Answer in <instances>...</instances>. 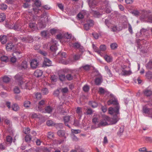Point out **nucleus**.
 <instances>
[{"mask_svg":"<svg viewBox=\"0 0 152 152\" xmlns=\"http://www.w3.org/2000/svg\"><path fill=\"white\" fill-rule=\"evenodd\" d=\"M16 82L18 83V85L21 86L22 88L30 89L32 86L31 82L29 81L26 83H24L22 80V75L21 73H18L15 77Z\"/></svg>","mask_w":152,"mask_h":152,"instance_id":"obj_1","label":"nucleus"},{"mask_svg":"<svg viewBox=\"0 0 152 152\" xmlns=\"http://www.w3.org/2000/svg\"><path fill=\"white\" fill-rule=\"evenodd\" d=\"M107 104L109 105L113 104L116 105L114 108L110 107L109 108L108 112L109 114L117 115L119 113V106L118 101L116 99H110L107 102Z\"/></svg>","mask_w":152,"mask_h":152,"instance_id":"obj_2","label":"nucleus"},{"mask_svg":"<svg viewBox=\"0 0 152 152\" xmlns=\"http://www.w3.org/2000/svg\"><path fill=\"white\" fill-rule=\"evenodd\" d=\"M151 13V11L149 10L144 11L140 17L141 20L142 21L152 23V15H149Z\"/></svg>","mask_w":152,"mask_h":152,"instance_id":"obj_3","label":"nucleus"},{"mask_svg":"<svg viewBox=\"0 0 152 152\" xmlns=\"http://www.w3.org/2000/svg\"><path fill=\"white\" fill-rule=\"evenodd\" d=\"M111 11L110 8L106 7L105 9L104 8V7L103 8L102 7L99 10V12H97L96 11L92 10L91 12L95 17H99L101 15H102V14L104 13L105 12L107 13H109Z\"/></svg>","mask_w":152,"mask_h":152,"instance_id":"obj_4","label":"nucleus"},{"mask_svg":"<svg viewBox=\"0 0 152 152\" xmlns=\"http://www.w3.org/2000/svg\"><path fill=\"white\" fill-rule=\"evenodd\" d=\"M109 120V118L107 116L103 118L102 119H101L99 123L97 126V127H99L102 126L108 125L109 124L108 123Z\"/></svg>","mask_w":152,"mask_h":152,"instance_id":"obj_5","label":"nucleus"},{"mask_svg":"<svg viewBox=\"0 0 152 152\" xmlns=\"http://www.w3.org/2000/svg\"><path fill=\"white\" fill-rule=\"evenodd\" d=\"M100 120V117L99 115H94V118L92 119V122L94 124V126H92V129L98 128V127H97V126L99 123Z\"/></svg>","mask_w":152,"mask_h":152,"instance_id":"obj_6","label":"nucleus"},{"mask_svg":"<svg viewBox=\"0 0 152 152\" xmlns=\"http://www.w3.org/2000/svg\"><path fill=\"white\" fill-rule=\"evenodd\" d=\"M94 25L93 21L91 20H87V23L84 25V28L85 30L88 31Z\"/></svg>","mask_w":152,"mask_h":152,"instance_id":"obj_7","label":"nucleus"},{"mask_svg":"<svg viewBox=\"0 0 152 152\" xmlns=\"http://www.w3.org/2000/svg\"><path fill=\"white\" fill-rule=\"evenodd\" d=\"M142 112L143 114H147L149 117H152V108L150 109L144 106L142 108Z\"/></svg>","mask_w":152,"mask_h":152,"instance_id":"obj_8","label":"nucleus"},{"mask_svg":"<svg viewBox=\"0 0 152 152\" xmlns=\"http://www.w3.org/2000/svg\"><path fill=\"white\" fill-rule=\"evenodd\" d=\"M51 43L53 44H54L55 45H53L50 46V50L53 51H56V50H57V48L56 45V44L57 43V42L56 40H54V39H52L51 42L48 43V44L47 46L46 47H47L48 45H49V46H50L51 44Z\"/></svg>","mask_w":152,"mask_h":152,"instance_id":"obj_9","label":"nucleus"},{"mask_svg":"<svg viewBox=\"0 0 152 152\" xmlns=\"http://www.w3.org/2000/svg\"><path fill=\"white\" fill-rule=\"evenodd\" d=\"M30 65L31 68L33 69H35L37 68L39 65V62L37 60L34 59L31 61Z\"/></svg>","mask_w":152,"mask_h":152,"instance_id":"obj_10","label":"nucleus"},{"mask_svg":"<svg viewBox=\"0 0 152 152\" xmlns=\"http://www.w3.org/2000/svg\"><path fill=\"white\" fill-rule=\"evenodd\" d=\"M105 60L108 63H110L112 61L113 58L112 56L110 55L105 54L104 55L102 56Z\"/></svg>","mask_w":152,"mask_h":152,"instance_id":"obj_11","label":"nucleus"},{"mask_svg":"<svg viewBox=\"0 0 152 152\" xmlns=\"http://www.w3.org/2000/svg\"><path fill=\"white\" fill-rule=\"evenodd\" d=\"M20 40L25 42H31L33 41V38L32 37L28 36L25 37H20Z\"/></svg>","mask_w":152,"mask_h":152,"instance_id":"obj_12","label":"nucleus"},{"mask_svg":"<svg viewBox=\"0 0 152 152\" xmlns=\"http://www.w3.org/2000/svg\"><path fill=\"white\" fill-rule=\"evenodd\" d=\"M148 33V31L147 29L143 28H142L140 32L137 33L136 34V36L139 37L142 34L146 35V34Z\"/></svg>","mask_w":152,"mask_h":152,"instance_id":"obj_13","label":"nucleus"},{"mask_svg":"<svg viewBox=\"0 0 152 152\" xmlns=\"http://www.w3.org/2000/svg\"><path fill=\"white\" fill-rule=\"evenodd\" d=\"M51 64L52 62L50 60L47 58H44L43 62V66H50L51 65Z\"/></svg>","mask_w":152,"mask_h":152,"instance_id":"obj_14","label":"nucleus"},{"mask_svg":"<svg viewBox=\"0 0 152 152\" xmlns=\"http://www.w3.org/2000/svg\"><path fill=\"white\" fill-rule=\"evenodd\" d=\"M102 81V77L101 75H99L96 77L95 80V84L96 85H100Z\"/></svg>","mask_w":152,"mask_h":152,"instance_id":"obj_15","label":"nucleus"},{"mask_svg":"<svg viewBox=\"0 0 152 152\" xmlns=\"http://www.w3.org/2000/svg\"><path fill=\"white\" fill-rule=\"evenodd\" d=\"M123 69L122 70V75H131L132 72L131 71H127L124 69L126 68V66H124L122 67Z\"/></svg>","mask_w":152,"mask_h":152,"instance_id":"obj_16","label":"nucleus"},{"mask_svg":"<svg viewBox=\"0 0 152 152\" xmlns=\"http://www.w3.org/2000/svg\"><path fill=\"white\" fill-rule=\"evenodd\" d=\"M42 36L43 38H47L50 36L49 33L48 31H44L41 33Z\"/></svg>","mask_w":152,"mask_h":152,"instance_id":"obj_17","label":"nucleus"},{"mask_svg":"<svg viewBox=\"0 0 152 152\" xmlns=\"http://www.w3.org/2000/svg\"><path fill=\"white\" fill-rule=\"evenodd\" d=\"M28 67L27 62L26 61H23L21 63V65L19 66V68L20 69H26Z\"/></svg>","mask_w":152,"mask_h":152,"instance_id":"obj_18","label":"nucleus"},{"mask_svg":"<svg viewBox=\"0 0 152 152\" xmlns=\"http://www.w3.org/2000/svg\"><path fill=\"white\" fill-rule=\"evenodd\" d=\"M143 93L145 95L148 96H150L152 94V91L151 90L148 88H146L143 91Z\"/></svg>","mask_w":152,"mask_h":152,"instance_id":"obj_19","label":"nucleus"},{"mask_svg":"<svg viewBox=\"0 0 152 152\" xmlns=\"http://www.w3.org/2000/svg\"><path fill=\"white\" fill-rule=\"evenodd\" d=\"M14 46V45L12 42L8 43L6 45V49L8 51L12 50Z\"/></svg>","mask_w":152,"mask_h":152,"instance_id":"obj_20","label":"nucleus"},{"mask_svg":"<svg viewBox=\"0 0 152 152\" xmlns=\"http://www.w3.org/2000/svg\"><path fill=\"white\" fill-rule=\"evenodd\" d=\"M86 14V10H82L77 15V17L78 18L81 19L83 18Z\"/></svg>","mask_w":152,"mask_h":152,"instance_id":"obj_21","label":"nucleus"},{"mask_svg":"<svg viewBox=\"0 0 152 152\" xmlns=\"http://www.w3.org/2000/svg\"><path fill=\"white\" fill-rule=\"evenodd\" d=\"M29 26L33 31H37L38 29L37 24L35 23H30Z\"/></svg>","mask_w":152,"mask_h":152,"instance_id":"obj_22","label":"nucleus"},{"mask_svg":"<svg viewBox=\"0 0 152 152\" xmlns=\"http://www.w3.org/2000/svg\"><path fill=\"white\" fill-rule=\"evenodd\" d=\"M42 73L43 72L42 71L39 69H37L34 72V75L35 77H39L42 75Z\"/></svg>","mask_w":152,"mask_h":152,"instance_id":"obj_23","label":"nucleus"},{"mask_svg":"<svg viewBox=\"0 0 152 152\" xmlns=\"http://www.w3.org/2000/svg\"><path fill=\"white\" fill-rule=\"evenodd\" d=\"M88 4L90 7L91 8H94L96 5V2L95 0L94 1H91L89 0Z\"/></svg>","mask_w":152,"mask_h":152,"instance_id":"obj_24","label":"nucleus"},{"mask_svg":"<svg viewBox=\"0 0 152 152\" xmlns=\"http://www.w3.org/2000/svg\"><path fill=\"white\" fill-rule=\"evenodd\" d=\"M45 103V101L42 100L40 101L39 103V105L36 107V109L38 110L41 111L42 109V106Z\"/></svg>","mask_w":152,"mask_h":152,"instance_id":"obj_25","label":"nucleus"},{"mask_svg":"<svg viewBox=\"0 0 152 152\" xmlns=\"http://www.w3.org/2000/svg\"><path fill=\"white\" fill-rule=\"evenodd\" d=\"M24 16L25 17V20L26 22L27 23H28V22L32 21L34 20V19L33 16H30V17L29 15H27L26 16L25 14H24Z\"/></svg>","mask_w":152,"mask_h":152,"instance_id":"obj_26","label":"nucleus"},{"mask_svg":"<svg viewBox=\"0 0 152 152\" xmlns=\"http://www.w3.org/2000/svg\"><path fill=\"white\" fill-rule=\"evenodd\" d=\"M93 48L95 52L99 54L102 56L101 55V53L100 52V50H99V48L94 44L92 45Z\"/></svg>","mask_w":152,"mask_h":152,"instance_id":"obj_27","label":"nucleus"},{"mask_svg":"<svg viewBox=\"0 0 152 152\" xmlns=\"http://www.w3.org/2000/svg\"><path fill=\"white\" fill-rule=\"evenodd\" d=\"M104 69L105 71L106 72L107 74L110 77H112V74L110 69L107 66H105L104 67Z\"/></svg>","mask_w":152,"mask_h":152,"instance_id":"obj_28","label":"nucleus"},{"mask_svg":"<svg viewBox=\"0 0 152 152\" xmlns=\"http://www.w3.org/2000/svg\"><path fill=\"white\" fill-rule=\"evenodd\" d=\"M75 76L71 74H68L66 76V77L69 80H71L75 78Z\"/></svg>","mask_w":152,"mask_h":152,"instance_id":"obj_29","label":"nucleus"},{"mask_svg":"<svg viewBox=\"0 0 152 152\" xmlns=\"http://www.w3.org/2000/svg\"><path fill=\"white\" fill-rule=\"evenodd\" d=\"M70 120L69 116H66L64 117V121L65 124V125L69 127V125H68L67 123Z\"/></svg>","mask_w":152,"mask_h":152,"instance_id":"obj_30","label":"nucleus"},{"mask_svg":"<svg viewBox=\"0 0 152 152\" xmlns=\"http://www.w3.org/2000/svg\"><path fill=\"white\" fill-rule=\"evenodd\" d=\"M12 108L13 110L16 111H18L19 109V106L18 104H13L12 106Z\"/></svg>","mask_w":152,"mask_h":152,"instance_id":"obj_31","label":"nucleus"},{"mask_svg":"<svg viewBox=\"0 0 152 152\" xmlns=\"http://www.w3.org/2000/svg\"><path fill=\"white\" fill-rule=\"evenodd\" d=\"M7 40L6 36L4 35H1V39L0 40L1 43L3 44H4L6 43Z\"/></svg>","mask_w":152,"mask_h":152,"instance_id":"obj_32","label":"nucleus"},{"mask_svg":"<svg viewBox=\"0 0 152 152\" xmlns=\"http://www.w3.org/2000/svg\"><path fill=\"white\" fill-rule=\"evenodd\" d=\"M53 110V108L52 107L50 106H48L45 108V112L50 113Z\"/></svg>","mask_w":152,"mask_h":152,"instance_id":"obj_33","label":"nucleus"},{"mask_svg":"<svg viewBox=\"0 0 152 152\" xmlns=\"http://www.w3.org/2000/svg\"><path fill=\"white\" fill-rule=\"evenodd\" d=\"M13 54H15L17 56L18 58V59H20L22 56L21 52L15 51Z\"/></svg>","mask_w":152,"mask_h":152,"instance_id":"obj_34","label":"nucleus"},{"mask_svg":"<svg viewBox=\"0 0 152 152\" xmlns=\"http://www.w3.org/2000/svg\"><path fill=\"white\" fill-rule=\"evenodd\" d=\"M2 79L3 82L7 83L9 82L10 80V78L8 76H5L2 77Z\"/></svg>","mask_w":152,"mask_h":152,"instance_id":"obj_35","label":"nucleus"},{"mask_svg":"<svg viewBox=\"0 0 152 152\" xmlns=\"http://www.w3.org/2000/svg\"><path fill=\"white\" fill-rule=\"evenodd\" d=\"M145 77L148 79H151L152 78V72H146L145 75Z\"/></svg>","mask_w":152,"mask_h":152,"instance_id":"obj_36","label":"nucleus"},{"mask_svg":"<svg viewBox=\"0 0 152 152\" xmlns=\"http://www.w3.org/2000/svg\"><path fill=\"white\" fill-rule=\"evenodd\" d=\"M65 134V131L63 130H60L58 131L57 132L58 135L60 137H62L64 136Z\"/></svg>","mask_w":152,"mask_h":152,"instance_id":"obj_37","label":"nucleus"},{"mask_svg":"<svg viewBox=\"0 0 152 152\" xmlns=\"http://www.w3.org/2000/svg\"><path fill=\"white\" fill-rule=\"evenodd\" d=\"M118 45L116 43H113L110 44V47L112 50H115L118 47Z\"/></svg>","mask_w":152,"mask_h":152,"instance_id":"obj_38","label":"nucleus"},{"mask_svg":"<svg viewBox=\"0 0 152 152\" xmlns=\"http://www.w3.org/2000/svg\"><path fill=\"white\" fill-rule=\"evenodd\" d=\"M30 102L27 100L25 101L23 103L24 107L26 108L29 107L30 106Z\"/></svg>","mask_w":152,"mask_h":152,"instance_id":"obj_39","label":"nucleus"},{"mask_svg":"<svg viewBox=\"0 0 152 152\" xmlns=\"http://www.w3.org/2000/svg\"><path fill=\"white\" fill-rule=\"evenodd\" d=\"M72 45V47L74 48L78 49L81 45L79 43L76 42L73 43Z\"/></svg>","mask_w":152,"mask_h":152,"instance_id":"obj_40","label":"nucleus"},{"mask_svg":"<svg viewBox=\"0 0 152 152\" xmlns=\"http://www.w3.org/2000/svg\"><path fill=\"white\" fill-rule=\"evenodd\" d=\"M6 18L5 14L4 13H1L0 14V22L3 21Z\"/></svg>","mask_w":152,"mask_h":152,"instance_id":"obj_41","label":"nucleus"},{"mask_svg":"<svg viewBox=\"0 0 152 152\" xmlns=\"http://www.w3.org/2000/svg\"><path fill=\"white\" fill-rule=\"evenodd\" d=\"M89 104L93 108L97 107L98 105L97 103L95 102H90Z\"/></svg>","mask_w":152,"mask_h":152,"instance_id":"obj_42","label":"nucleus"},{"mask_svg":"<svg viewBox=\"0 0 152 152\" xmlns=\"http://www.w3.org/2000/svg\"><path fill=\"white\" fill-rule=\"evenodd\" d=\"M59 32V30L58 29L53 28L50 30V32L53 35Z\"/></svg>","mask_w":152,"mask_h":152,"instance_id":"obj_43","label":"nucleus"},{"mask_svg":"<svg viewBox=\"0 0 152 152\" xmlns=\"http://www.w3.org/2000/svg\"><path fill=\"white\" fill-rule=\"evenodd\" d=\"M99 48L101 52V51H104L107 49L106 46L104 45H101L99 47Z\"/></svg>","mask_w":152,"mask_h":152,"instance_id":"obj_44","label":"nucleus"},{"mask_svg":"<svg viewBox=\"0 0 152 152\" xmlns=\"http://www.w3.org/2000/svg\"><path fill=\"white\" fill-rule=\"evenodd\" d=\"M118 121V118L117 116L114 117L112 119V121L111 122L112 124H116Z\"/></svg>","mask_w":152,"mask_h":152,"instance_id":"obj_45","label":"nucleus"},{"mask_svg":"<svg viewBox=\"0 0 152 152\" xmlns=\"http://www.w3.org/2000/svg\"><path fill=\"white\" fill-rule=\"evenodd\" d=\"M82 109L80 107H77V109L76 112L79 115H80L81 117L82 114Z\"/></svg>","mask_w":152,"mask_h":152,"instance_id":"obj_46","label":"nucleus"},{"mask_svg":"<svg viewBox=\"0 0 152 152\" xmlns=\"http://www.w3.org/2000/svg\"><path fill=\"white\" fill-rule=\"evenodd\" d=\"M31 139V137L30 135H27L25 137V140L26 142H29Z\"/></svg>","mask_w":152,"mask_h":152,"instance_id":"obj_47","label":"nucleus"},{"mask_svg":"<svg viewBox=\"0 0 152 152\" xmlns=\"http://www.w3.org/2000/svg\"><path fill=\"white\" fill-rule=\"evenodd\" d=\"M107 92V91L104 90L102 87L99 88V92L100 94H103Z\"/></svg>","mask_w":152,"mask_h":152,"instance_id":"obj_48","label":"nucleus"},{"mask_svg":"<svg viewBox=\"0 0 152 152\" xmlns=\"http://www.w3.org/2000/svg\"><path fill=\"white\" fill-rule=\"evenodd\" d=\"M35 5L37 7H40L41 5V3L40 1L39 0H36L34 3Z\"/></svg>","mask_w":152,"mask_h":152,"instance_id":"obj_49","label":"nucleus"},{"mask_svg":"<svg viewBox=\"0 0 152 152\" xmlns=\"http://www.w3.org/2000/svg\"><path fill=\"white\" fill-rule=\"evenodd\" d=\"M42 92L44 94H46L48 93V89L46 88H43L41 90Z\"/></svg>","mask_w":152,"mask_h":152,"instance_id":"obj_50","label":"nucleus"},{"mask_svg":"<svg viewBox=\"0 0 152 152\" xmlns=\"http://www.w3.org/2000/svg\"><path fill=\"white\" fill-rule=\"evenodd\" d=\"M30 129L29 128H25L23 129V132L26 134L29 133L30 131Z\"/></svg>","mask_w":152,"mask_h":152,"instance_id":"obj_51","label":"nucleus"},{"mask_svg":"<svg viewBox=\"0 0 152 152\" xmlns=\"http://www.w3.org/2000/svg\"><path fill=\"white\" fill-rule=\"evenodd\" d=\"M71 37V35L70 34H69L68 33H65L64 34V37L66 39H70Z\"/></svg>","mask_w":152,"mask_h":152,"instance_id":"obj_52","label":"nucleus"},{"mask_svg":"<svg viewBox=\"0 0 152 152\" xmlns=\"http://www.w3.org/2000/svg\"><path fill=\"white\" fill-rule=\"evenodd\" d=\"M14 91L15 93L19 94L20 92V90L18 87L15 86L14 89Z\"/></svg>","mask_w":152,"mask_h":152,"instance_id":"obj_53","label":"nucleus"},{"mask_svg":"<svg viewBox=\"0 0 152 152\" xmlns=\"http://www.w3.org/2000/svg\"><path fill=\"white\" fill-rule=\"evenodd\" d=\"M105 23L108 28H109L111 26V23L109 20L107 19L105 20Z\"/></svg>","mask_w":152,"mask_h":152,"instance_id":"obj_54","label":"nucleus"},{"mask_svg":"<svg viewBox=\"0 0 152 152\" xmlns=\"http://www.w3.org/2000/svg\"><path fill=\"white\" fill-rule=\"evenodd\" d=\"M7 5L4 4H2L0 5V9L2 10H6L7 8Z\"/></svg>","mask_w":152,"mask_h":152,"instance_id":"obj_55","label":"nucleus"},{"mask_svg":"<svg viewBox=\"0 0 152 152\" xmlns=\"http://www.w3.org/2000/svg\"><path fill=\"white\" fill-rule=\"evenodd\" d=\"M54 134L53 133L51 132H48V137L50 139H52L53 138Z\"/></svg>","mask_w":152,"mask_h":152,"instance_id":"obj_56","label":"nucleus"},{"mask_svg":"<svg viewBox=\"0 0 152 152\" xmlns=\"http://www.w3.org/2000/svg\"><path fill=\"white\" fill-rule=\"evenodd\" d=\"M80 52L81 53V54L82 55L85 51V50L84 48L81 45L79 48H78Z\"/></svg>","mask_w":152,"mask_h":152,"instance_id":"obj_57","label":"nucleus"},{"mask_svg":"<svg viewBox=\"0 0 152 152\" xmlns=\"http://www.w3.org/2000/svg\"><path fill=\"white\" fill-rule=\"evenodd\" d=\"M6 140L7 142L10 143H11L12 140V138L10 136H8L7 137Z\"/></svg>","mask_w":152,"mask_h":152,"instance_id":"obj_58","label":"nucleus"},{"mask_svg":"<svg viewBox=\"0 0 152 152\" xmlns=\"http://www.w3.org/2000/svg\"><path fill=\"white\" fill-rule=\"evenodd\" d=\"M82 55L81 54L80 55H75L74 56V59L75 60H78L80 58Z\"/></svg>","mask_w":152,"mask_h":152,"instance_id":"obj_59","label":"nucleus"},{"mask_svg":"<svg viewBox=\"0 0 152 152\" xmlns=\"http://www.w3.org/2000/svg\"><path fill=\"white\" fill-rule=\"evenodd\" d=\"M152 64H151L150 62L149 61L148 63L146 64L145 66L147 69H152Z\"/></svg>","mask_w":152,"mask_h":152,"instance_id":"obj_60","label":"nucleus"},{"mask_svg":"<svg viewBox=\"0 0 152 152\" xmlns=\"http://www.w3.org/2000/svg\"><path fill=\"white\" fill-rule=\"evenodd\" d=\"M89 89V87L87 85H85V86H83V90L85 92L88 91Z\"/></svg>","mask_w":152,"mask_h":152,"instance_id":"obj_61","label":"nucleus"},{"mask_svg":"<svg viewBox=\"0 0 152 152\" xmlns=\"http://www.w3.org/2000/svg\"><path fill=\"white\" fill-rule=\"evenodd\" d=\"M57 77L55 75H52L51 77V80L52 82H55L57 80Z\"/></svg>","mask_w":152,"mask_h":152,"instance_id":"obj_62","label":"nucleus"},{"mask_svg":"<svg viewBox=\"0 0 152 152\" xmlns=\"http://www.w3.org/2000/svg\"><path fill=\"white\" fill-rule=\"evenodd\" d=\"M81 68H83L84 69L86 70H88L90 69V66L89 65H86L82 66Z\"/></svg>","mask_w":152,"mask_h":152,"instance_id":"obj_63","label":"nucleus"},{"mask_svg":"<svg viewBox=\"0 0 152 152\" xmlns=\"http://www.w3.org/2000/svg\"><path fill=\"white\" fill-rule=\"evenodd\" d=\"M70 152H84V151L82 149H80L79 148L75 150H72Z\"/></svg>","mask_w":152,"mask_h":152,"instance_id":"obj_64","label":"nucleus"}]
</instances>
